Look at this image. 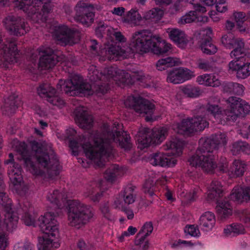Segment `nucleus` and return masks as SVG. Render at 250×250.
Here are the masks:
<instances>
[{"mask_svg": "<svg viewBox=\"0 0 250 250\" xmlns=\"http://www.w3.org/2000/svg\"><path fill=\"white\" fill-rule=\"evenodd\" d=\"M206 109L215 118H218L220 120H222V118H224L223 111L218 105L208 104L207 105Z\"/></svg>", "mask_w": 250, "mask_h": 250, "instance_id": "obj_49", "label": "nucleus"}, {"mask_svg": "<svg viewBox=\"0 0 250 250\" xmlns=\"http://www.w3.org/2000/svg\"><path fill=\"white\" fill-rule=\"evenodd\" d=\"M9 158L4 161V164L9 165L8 167L7 174L10 180L13 185H17L22 181L21 167L14 162V156L12 153L8 155Z\"/></svg>", "mask_w": 250, "mask_h": 250, "instance_id": "obj_23", "label": "nucleus"}, {"mask_svg": "<svg viewBox=\"0 0 250 250\" xmlns=\"http://www.w3.org/2000/svg\"><path fill=\"white\" fill-rule=\"evenodd\" d=\"M14 185L17 193L21 196L25 195L28 190V187L24 184L23 181L21 183Z\"/></svg>", "mask_w": 250, "mask_h": 250, "instance_id": "obj_60", "label": "nucleus"}, {"mask_svg": "<svg viewBox=\"0 0 250 250\" xmlns=\"http://www.w3.org/2000/svg\"><path fill=\"white\" fill-rule=\"evenodd\" d=\"M197 65L199 68L205 71H213L214 66L211 62L203 60H199L198 61Z\"/></svg>", "mask_w": 250, "mask_h": 250, "instance_id": "obj_54", "label": "nucleus"}, {"mask_svg": "<svg viewBox=\"0 0 250 250\" xmlns=\"http://www.w3.org/2000/svg\"><path fill=\"white\" fill-rule=\"evenodd\" d=\"M130 45L140 53L149 51L157 55H163L171 49V45L161 40L157 35H153L149 30H141L132 34Z\"/></svg>", "mask_w": 250, "mask_h": 250, "instance_id": "obj_3", "label": "nucleus"}, {"mask_svg": "<svg viewBox=\"0 0 250 250\" xmlns=\"http://www.w3.org/2000/svg\"><path fill=\"white\" fill-rule=\"evenodd\" d=\"M13 147L21 156L24 165L31 173L36 175H40L43 173L42 170L39 167H36L31 161L27 145L24 142L17 141Z\"/></svg>", "mask_w": 250, "mask_h": 250, "instance_id": "obj_20", "label": "nucleus"}, {"mask_svg": "<svg viewBox=\"0 0 250 250\" xmlns=\"http://www.w3.org/2000/svg\"><path fill=\"white\" fill-rule=\"evenodd\" d=\"M124 174L123 169L116 164L109 167L104 173V177L109 181L112 182Z\"/></svg>", "mask_w": 250, "mask_h": 250, "instance_id": "obj_35", "label": "nucleus"}, {"mask_svg": "<svg viewBox=\"0 0 250 250\" xmlns=\"http://www.w3.org/2000/svg\"><path fill=\"white\" fill-rule=\"evenodd\" d=\"M145 239L146 237H143L142 239H139L138 236H136V238L135 240V245L139 246L142 250H146L149 247L148 243V242L145 241Z\"/></svg>", "mask_w": 250, "mask_h": 250, "instance_id": "obj_62", "label": "nucleus"}, {"mask_svg": "<svg viewBox=\"0 0 250 250\" xmlns=\"http://www.w3.org/2000/svg\"><path fill=\"white\" fill-rule=\"evenodd\" d=\"M244 46L243 45L241 47H237L233 49L230 53L231 58H234L236 60H239V61H244L245 59L244 58V56L245 55V52L244 51Z\"/></svg>", "mask_w": 250, "mask_h": 250, "instance_id": "obj_53", "label": "nucleus"}, {"mask_svg": "<svg viewBox=\"0 0 250 250\" xmlns=\"http://www.w3.org/2000/svg\"><path fill=\"white\" fill-rule=\"evenodd\" d=\"M185 231L191 236L194 237L199 236L200 234L198 228L194 225L187 226L185 228Z\"/></svg>", "mask_w": 250, "mask_h": 250, "instance_id": "obj_61", "label": "nucleus"}, {"mask_svg": "<svg viewBox=\"0 0 250 250\" xmlns=\"http://www.w3.org/2000/svg\"><path fill=\"white\" fill-rule=\"evenodd\" d=\"M227 135L224 133H217L209 138H201L199 141L201 150L212 151L217 149L221 146H225L227 143Z\"/></svg>", "mask_w": 250, "mask_h": 250, "instance_id": "obj_21", "label": "nucleus"}, {"mask_svg": "<svg viewBox=\"0 0 250 250\" xmlns=\"http://www.w3.org/2000/svg\"><path fill=\"white\" fill-rule=\"evenodd\" d=\"M223 191L220 182L213 180L209 188L208 199L210 200H217L218 198L223 196Z\"/></svg>", "mask_w": 250, "mask_h": 250, "instance_id": "obj_38", "label": "nucleus"}, {"mask_svg": "<svg viewBox=\"0 0 250 250\" xmlns=\"http://www.w3.org/2000/svg\"><path fill=\"white\" fill-rule=\"evenodd\" d=\"M111 129L108 124H104L101 127L102 133L100 135L96 134L93 137V146L89 143L83 144L82 147L88 158L91 160L98 167L104 165L105 160L113 154V143L118 144L119 146L125 149H129L131 147L130 137L126 132L117 130L120 125L114 124Z\"/></svg>", "mask_w": 250, "mask_h": 250, "instance_id": "obj_1", "label": "nucleus"}, {"mask_svg": "<svg viewBox=\"0 0 250 250\" xmlns=\"http://www.w3.org/2000/svg\"><path fill=\"white\" fill-rule=\"evenodd\" d=\"M31 148L38 164L46 169L50 178H53L59 174V161L51 144L33 141L31 143Z\"/></svg>", "mask_w": 250, "mask_h": 250, "instance_id": "obj_4", "label": "nucleus"}, {"mask_svg": "<svg viewBox=\"0 0 250 250\" xmlns=\"http://www.w3.org/2000/svg\"><path fill=\"white\" fill-rule=\"evenodd\" d=\"M135 187L130 185L125 188L122 194L124 206H128L134 203L136 198L135 193Z\"/></svg>", "mask_w": 250, "mask_h": 250, "instance_id": "obj_41", "label": "nucleus"}, {"mask_svg": "<svg viewBox=\"0 0 250 250\" xmlns=\"http://www.w3.org/2000/svg\"><path fill=\"white\" fill-rule=\"evenodd\" d=\"M216 210L217 214L221 218H226L232 214L231 206L227 199L217 201Z\"/></svg>", "mask_w": 250, "mask_h": 250, "instance_id": "obj_36", "label": "nucleus"}, {"mask_svg": "<svg viewBox=\"0 0 250 250\" xmlns=\"http://www.w3.org/2000/svg\"><path fill=\"white\" fill-rule=\"evenodd\" d=\"M98 188L97 184L93 183L92 185L87 188L86 191L85 192V196L89 197L94 202H99L103 193L101 192L97 191Z\"/></svg>", "mask_w": 250, "mask_h": 250, "instance_id": "obj_45", "label": "nucleus"}, {"mask_svg": "<svg viewBox=\"0 0 250 250\" xmlns=\"http://www.w3.org/2000/svg\"><path fill=\"white\" fill-rule=\"evenodd\" d=\"M208 125V123L204 118L197 116L183 119L180 123H174L172 127L179 134H188L203 130Z\"/></svg>", "mask_w": 250, "mask_h": 250, "instance_id": "obj_12", "label": "nucleus"}, {"mask_svg": "<svg viewBox=\"0 0 250 250\" xmlns=\"http://www.w3.org/2000/svg\"><path fill=\"white\" fill-rule=\"evenodd\" d=\"M126 107L132 108L137 113L140 115H148L146 117V121L152 120V115L154 113L155 105L148 100L140 97L129 96L125 101Z\"/></svg>", "mask_w": 250, "mask_h": 250, "instance_id": "obj_14", "label": "nucleus"}, {"mask_svg": "<svg viewBox=\"0 0 250 250\" xmlns=\"http://www.w3.org/2000/svg\"><path fill=\"white\" fill-rule=\"evenodd\" d=\"M38 92L41 96L46 97L47 101L54 105L62 107L64 104V101L56 95V90L47 84L41 85L38 88Z\"/></svg>", "mask_w": 250, "mask_h": 250, "instance_id": "obj_24", "label": "nucleus"}, {"mask_svg": "<svg viewBox=\"0 0 250 250\" xmlns=\"http://www.w3.org/2000/svg\"><path fill=\"white\" fill-rule=\"evenodd\" d=\"M2 41L0 35V66L7 69L17 62L19 54L14 42H10L7 45L1 44Z\"/></svg>", "mask_w": 250, "mask_h": 250, "instance_id": "obj_16", "label": "nucleus"}, {"mask_svg": "<svg viewBox=\"0 0 250 250\" xmlns=\"http://www.w3.org/2000/svg\"><path fill=\"white\" fill-rule=\"evenodd\" d=\"M130 45L140 53L149 51L157 55H163L171 49V45L161 40L157 35H153L149 30H141L132 34Z\"/></svg>", "mask_w": 250, "mask_h": 250, "instance_id": "obj_2", "label": "nucleus"}, {"mask_svg": "<svg viewBox=\"0 0 250 250\" xmlns=\"http://www.w3.org/2000/svg\"><path fill=\"white\" fill-rule=\"evenodd\" d=\"M229 70L236 72L238 78L245 79L250 75V62L244 61L233 60L228 64Z\"/></svg>", "mask_w": 250, "mask_h": 250, "instance_id": "obj_29", "label": "nucleus"}, {"mask_svg": "<svg viewBox=\"0 0 250 250\" xmlns=\"http://www.w3.org/2000/svg\"><path fill=\"white\" fill-rule=\"evenodd\" d=\"M197 18L196 11H190L181 17L178 21L179 24H185L194 21Z\"/></svg>", "mask_w": 250, "mask_h": 250, "instance_id": "obj_48", "label": "nucleus"}, {"mask_svg": "<svg viewBox=\"0 0 250 250\" xmlns=\"http://www.w3.org/2000/svg\"><path fill=\"white\" fill-rule=\"evenodd\" d=\"M46 199L55 209L63 208L67 202V195L63 189L50 191L46 195Z\"/></svg>", "mask_w": 250, "mask_h": 250, "instance_id": "obj_28", "label": "nucleus"}, {"mask_svg": "<svg viewBox=\"0 0 250 250\" xmlns=\"http://www.w3.org/2000/svg\"><path fill=\"white\" fill-rule=\"evenodd\" d=\"M193 73L187 68H179L169 71L167 82L174 84L181 83L194 77Z\"/></svg>", "mask_w": 250, "mask_h": 250, "instance_id": "obj_25", "label": "nucleus"}, {"mask_svg": "<svg viewBox=\"0 0 250 250\" xmlns=\"http://www.w3.org/2000/svg\"><path fill=\"white\" fill-rule=\"evenodd\" d=\"M37 50L40 56L39 67L42 69L52 68L58 62L57 56L51 48L42 46L39 47Z\"/></svg>", "mask_w": 250, "mask_h": 250, "instance_id": "obj_22", "label": "nucleus"}, {"mask_svg": "<svg viewBox=\"0 0 250 250\" xmlns=\"http://www.w3.org/2000/svg\"><path fill=\"white\" fill-rule=\"evenodd\" d=\"M182 91L187 97L192 98H196L201 94L199 87L191 85H187L183 87Z\"/></svg>", "mask_w": 250, "mask_h": 250, "instance_id": "obj_46", "label": "nucleus"}, {"mask_svg": "<svg viewBox=\"0 0 250 250\" xmlns=\"http://www.w3.org/2000/svg\"><path fill=\"white\" fill-rule=\"evenodd\" d=\"M234 84L233 82H225L223 83L222 88L224 92L233 94L234 91Z\"/></svg>", "mask_w": 250, "mask_h": 250, "instance_id": "obj_63", "label": "nucleus"}, {"mask_svg": "<svg viewBox=\"0 0 250 250\" xmlns=\"http://www.w3.org/2000/svg\"><path fill=\"white\" fill-rule=\"evenodd\" d=\"M100 210L103 216L106 220L112 221L114 219V216L108 202L101 204Z\"/></svg>", "mask_w": 250, "mask_h": 250, "instance_id": "obj_50", "label": "nucleus"}, {"mask_svg": "<svg viewBox=\"0 0 250 250\" xmlns=\"http://www.w3.org/2000/svg\"><path fill=\"white\" fill-rule=\"evenodd\" d=\"M8 245V236L4 232H0V249L3 250Z\"/></svg>", "mask_w": 250, "mask_h": 250, "instance_id": "obj_64", "label": "nucleus"}, {"mask_svg": "<svg viewBox=\"0 0 250 250\" xmlns=\"http://www.w3.org/2000/svg\"><path fill=\"white\" fill-rule=\"evenodd\" d=\"M99 73H101L102 76L100 77L98 81H100L103 84H106L108 87L107 83H103L104 81L113 79L118 84L128 83L127 79H129L130 75L128 73L125 74L123 70L119 69L116 66L106 67L102 71H99Z\"/></svg>", "mask_w": 250, "mask_h": 250, "instance_id": "obj_19", "label": "nucleus"}, {"mask_svg": "<svg viewBox=\"0 0 250 250\" xmlns=\"http://www.w3.org/2000/svg\"><path fill=\"white\" fill-rule=\"evenodd\" d=\"M30 0H14L15 5L26 13L29 17L37 22H45L47 16L52 10L50 0H34L28 4Z\"/></svg>", "mask_w": 250, "mask_h": 250, "instance_id": "obj_9", "label": "nucleus"}, {"mask_svg": "<svg viewBox=\"0 0 250 250\" xmlns=\"http://www.w3.org/2000/svg\"><path fill=\"white\" fill-rule=\"evenodd\" d=\"M142 20L141 15L135 9H131L128 11L122 19L124 22L128 23L132 26L139 25Z\"/></svg>", "mask_w": 250, "mask_h": 250, "instance_id": "obj_37", "label": "nucleus"}, {"mask_svg": "<svg viewBox=\"0 0 250 250\" xmlns=\"http://www.w3.org/2000/svg\"><path fill=\"white\" fill-rule=\"evenodd\" d=\"M67 215L70 225L79 227L94 219L95 210L89 205L79 201L72 200L68 203Z\"/></svg>", "mask_w": 250, "mask_h": 250, "instance_id": "obj_8", "label": "nucleus"}, {"mask_svg": "<svg viewBox=\"0 0 250 250\" xmlns=\"http://www.w3.org/2000/svg\"><path fill=\"white\" fill-rule=\"evenodd\" d=\"M231 200L238 201H248L250 200V188H234L230 195Z\"/></svg>", "mask_w": 250, "mask_h": 250, "instance_id": "obj_33", "label": "nucleus"}, {"mask_svg": "<svg viewBox=\"0 0 250 250\" xmlns=\"http://www.w3.org/2000/svg\"><path fill=\"white\" fill-rule=\"evenodd\" d=\"M163 15V11L160 8H153L150 10L145 12L143 18L146 20L156 19L160 20Z\"/></svg>", "mask_w": 250, "mask_h": 250, "instance_id": "obj_47", "label": "nucleus"}, {"mask_svg": "<svg viewBox=\"0 0 250 250\" xmlns=\"http://www.w3.org/2000/svg\"><path fill=\"white\" fill-rule=\"evenodd\" d=\"M216 222L215 217L213 213L207 211L200 217L199 226L205 231H209L214 227Z\"/></svg>", "mask_w": 250, "mask_h": 250, "instance_id": "obj_32", "label": "nucleus"}, {"mask_svg": "<svg viewBox=\"0 0 250 250\" xmlns=\"http://www.w3.org/2000/svg\"><path fill=\"white\" fill-rule=\"evenodd\" d=\"M167 135V129L164 127L154 130L142 128L138 132L137 141L142 147H147L150 144H160L165 139Z\"/></svg>", "mask_w": 250, "mask_h": 250, "instance_id": "obj_11", "label": "nucleus"}, {"mask_svg": "<svg viewBox=\"0 0 250 250\" xmlns=\"http://www.w3.org/2000/svg\"><path fill=\"white\" fill-rule=\"evenodd\" d=\"M246 169V165L244 161L235 160L231 166L229 172L232 177H240L243 175Z\"/></svg>", "mask_w": 250, "mask_h": 250, "instance_id": "obj_39", "label": "nucleus"}, {"mask_svg": "<svg viewBox=\"0 0 250 250\" xmlns=\"http://www.w3.org/2000/svg\"><path fill=\"white\" fill-rule=\"evenodd\" d=\"M227 102L229 107L223 111L224 118H222V120L234 121L238 117H244L250 112V105L239 98L230 97Z\"/></svg>", "mask_w": 250, "mask_h": 250, "instance_id": "obj_10", "label": "nucleus"}, {"mask_svg": "<svg viewBox=\"0 0 250 250\" xmlns=\"http://www.w3.org/2000/svg\"><path fill=\"white\" fill-rule=\"evenodd\" d=\"M178 62L179 60L177 58L167 57L159 60L156 64V66L158 70L162 71L178 65Z\"/></svg>", "mask_w": 250, "mask_h": 250, "instance_id": "obj_43", "label": "nucleus"}, {"mask_svg": "<svg viewBox=\"0 0 250 250\" xmlns=\"http://www.w3.org/2000/svg\"><path fill=\"white\" fill-rule=\"evenodd\" d=\"M183 142L177 138H173L167 143L164 149L170 151L169 152L153 154L150 158V163L153 166L162 167H172L177 163L175 156H179L182 153Z\"/></svg>", "mask_w": 250, "mask_h": 250, "instance_id": "obj_7", "label": "nucleus"}, {"mask_svg": "<svg viewBox=\"0 0 250 250\" xmlns=\"http://www.w3.org/2000/svg\"><path fill=\"white\" fill-rule=\"evenodd\" d=\"M154 182L151 180H147L146 181L143 186L144 192L146 194H148L150 196H152L154 193Z\"/></svg>", "mask_w": 250, "mask_h": 250, "instance_id": "obj_56", "label": "nucleus"}, {"mask_svg": "<svg viewBox=\"0 0 250 250\" xmlns=\"http://www.w3.org/2000/svg\"><path fill=\"white\" fill-rule=\"evenodd\" d=\"M153 227L151 222H146L142 227V229L137 234V236L139 239L143 237H146L152 232Z\"/></svg>", "mask_w": 250, "mask_h": 250, "instance_id": "obj_51", "label": "nucleus"}, {"mask_svg": "<svg viewBox=\"0 0 250 250\" xmlns=\"http://www.w3.org/2000/svg\"><path fill=\"white\" fill-rule=\"evenodd\" d=\"M210 74H205L199 76L196 78V82L199 84H203L206 86H210Z\"/></svg>", "mask_w": 250, "mask_h": 250, "instance_id": "obj_59", "label": "nucleus"}, {"mask_svg": "<svg viewBox=\"0 0 250 250\" xmlns=\"http://www.w3.org/2000/svg\"><path fill=\"white\" fill-rule=\"evenodd\" d=\"M224 231L227 236H235L244 233L245 229L242 224L234 223L227 226Z\"/></svg>", "mask_w": 250, "mask_h": 250, "instance_id": "obj_44", "label": "nucleus"}, {"mask_svg": "<svg viewBox=\"0 0 250 250\" xmlns=\"http://www.w3.org/2000/svg\"><path fill=\"white\" fill-rule=\"evenodd\" d=\"M234 35L229 33L224 35L222 37L221 42L222 44L227 48L229 49H232V42H233Z\"/></svg>", "mask_w": 250, "mask_h": 250, "instance_id": "obj_55", "label": "nucleus"}, {"mask_svg": "<svg viewBox=\"0 0 250 250\" xmlns=\"http://www.w3.org/2000/svg\"><path fill=\"white\" fill-rule=\"evenodd\" d=\"M54 37L57 43L61 45H72L80 41V33L77 29L63 25L59 26L55 30Z\"/></svg>", "mask_w": 250, "mask_h": 250, "instance_id": "obj_17", "label": "nucleus"}, {"mask_svg": "<svg viewBox=\"0 0 250 250\" xmlns=\"http://www.w3.org/2000/svg\"><path fill=\"white\" fill-rule=\"evenodd\" d=\"M122 55L121 48L118 46L111 45L101 50L99 54V60L100 61H104L106 60H112L115 59L117 60L116 58Z\"/></svg>", "mask_w": 250, "mask_h": 250, "instance_id": "obj_31", "label": "nucleus"}, {"mask_svg": "<svg viewBox=\"0 0 250 250\" xmlns=\"http://www.w3.org/2000/svg\"><path fill=\"white\" fill-rule=\"evenodd\" d=\"M167 33L171 40L179 47L184 48L188 42V36L185 32L176 28L167 29Z\"/></svg>", "mask_w": 250, "mask_h": 250, "instance_id": "obj_30", "label": "nucleus"}, {"mask_svg": "<svg viewBox=\"0 0 250 250\" xmlns=\"http://www.w3.org/2000/svg\"><path fill=\"white\" fill-rule=\"evenodd\" d=\"M11 200L6 195L5 193H0V206L9 208H11Z\"/></svg>", "mask_w": 250, "mask_h": 250, "instance_id": "obj_57", "label": "nucleus"}, {"mask_svg": "<svg viewBox=\"0 0 250 250\" xmlns=\"http://www.w3.org/2000/svg\"><path fill=\"white\" fill-rule=\"evenodd\" d=\"M101 76V73L97 69L92 72L89 70V78L92 83L90 84L83 81L77 91L87 95H92L94 93L99 95L104 94L107 92L108 87L106 84H103L100 81H98Z\"/></svg>", "mask_w": 250, "mask_h": 250, "instance_id": "obj_13", "label": "nucleus"}, {"mask_svg": "<svg viewBox=\"0 0 250 250\" xmlns=\"http://www.w3.org/2000/svg\"><path fill=\"white\" fill-rule=\"evenodd\" d=\"M83 81L80 76L75 75L69 80L65 81L60 80L57 85V88L58 90L72 95L71 92L77 90Z\"/></svg>", "mask_w": 250, "mask_h": 250, "instance_id": "obj_26", "label": "nucleus"}, {"mask_svg": "<svg viewBox=\"0 0 250 250\" xmlns=\"http://www.w3.org/2000/svg\"><path fill=\"white\" fill-rule=\"evenodd\" d=\"M3 25L10 34L21 36L30 30V27L23 19L20 17L9 15L3 20Z\"/></svg>", "mask_w": 250, "mask_h": 250, "instance_id": "obj_18", "label": "nucleus"}, {"mask_svg": "<svg viewBox=\"0 0 250 250\" xmlns=\"http://www.w3.org/2000/svg\"><path fill=\"white\" fill-rule=\"evenodd\" d=\"M200 46L203 52L207 55H213L217 51V48L212 43L211 39L208 37L200 41Z\"/></svg>", "mask_w": 250, "mask_h": 250, "instance_id": "obj_42", "label": "nucleus"}, {"mask_svg": "<svg viewBox=\"0 0 250 250\" xmlns=\"http://www.w3.org/2000/svg\"><path fill=\"white\" fill-rule=\"evenodd\" d=\"M25 213L22 217V220L26 226H35V215H32L29 212V209L23 208Z\"/></svg>", "mask_w": 250, "mask_h": 250, "instance_id": "obj_52", "label": "nucleus"}, {"mask_svg": "<svg viewBox=\"0 0 250 250\" xmlns=\"http://www.w3.org/2000/svg\"><path fill=\"white\" fill-rule=\"evenodd\" d=\"M74 11V18L77 22L87 27L94 22L95 8L93 5L84 0H80L76 4Z\"/></svg>", "mask_w": 250, "mask_h": 250, "instance_id": "obj_15", "label": "nucleus"}, {"mask_svg": "<svg viewBox=\"0 0 250 250\" xmlns=\"http://www.w3.org/2000/svg\"><path fill=\"white\" fill-rule=\"evenodd\" d=\"M75 122L82 128L89 129L93 125V117L84 107H78L75 111Z\"/></svg>", "mask_w": 250, "mask_h": 250, "instance_id": "obj_27", "label": "nucleus"}, {"mask_svg": "<svg viewBox=\"0 0 250 250\" xmlns=\"http://www.w3.org/2000/svg\"><path fill=\"white\" fill-rule=\"evenodd\" d=\"M212 151L201 150L200 145L196 151V154L190 157L188 160L189 165L194 167H200L206 172H212L216 168L224 172L226 171L228 166L225 158H221V162L217 165L214 161V156L212 154Z\"/></svg>", "mask_w": 250, "mask_h": 250, "instance_id": "obj_6", "label": "nucleus"}, {"mask_svg": "<svg viewBox=\"0 0 250 250\" xmlns=\"http://www.w3.org/2000/svg\"><path fill=\"white\" fill-rule=\"evenodd\" d=\"M19 217L16 213L8 211L6 213L4 218V225L6 229L12 231L17 227Z\"/></svg>", "mask_w": 250, "mask_h": 250, "instance_id": "obj_40", "label": "nucleus"}, {"mask_svg": "<svg viewBox=\"0 0 250 250\" xmlns=\"http://www.w3.org/2000/svg\"><path fill=\"white\" fill-rule=\"evenodd\" d=\"M17 102L16 96L15 95H10L5 99L4 104L1 107L2 113L8 116L14 113L18 107Z\"/></svg>", "mask_w": 250, "mask_h": 250, "instance_id": "obj_34", "label": "nucleus"}, {"mask_svg": "<svg viewBox=\"0 0 250 250\" xmlns=\"http://www.w3.org/2000/svg\"><path fill=\"white\" fill-rule=\"evenodd\" d=\"M244 142L238 141L232 145L231 151L233 155H236L242 152L243 147H244Z\"/></svg>", "mask_w": 250, "mask_h": 250, "instance_id": "obj_58", "label": "nucleus"}, {"mask_svg": "<svg viewBox=\"0 0 250 250\" xmlns=\"http://www.w3.org/2000/svg\"><path fill=\"white\" fill-rule=\"evenodd\" d=\"M56 214L47 212L39 218V226L42 231L45 233L42 237V248L39 250H51V248H58L60 246L58 223Z\"/></svg>", "mask_w": 250, "mask_h": 250, "instance_id": "obj_5", "label": "nucleus"}]
</instances>
